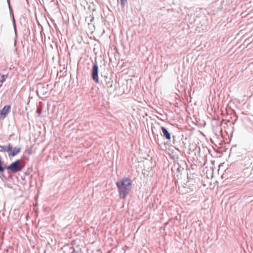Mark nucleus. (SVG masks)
<instances>
[{
	"instance_id": "17",
	"label": "nucleus",
	"mask_w": 253,
	"mask_h": 253,
	"mask_svg": "<svg viewBox=\"0 0 253 253\" xmlns=\"http://www.w3.org/2000/svg\"><path fill=\"white\" fill-rule=\"evenodd\" d=\"M28 153H29V154H31L32 153V150H29L28 151Z\"/></svg>"
},
{
	"instance_id": "6",
	"label": "nucleus",
	"mask_w": 253,
	"mask_h": 253,
	"mask_svg": "<svg viewBox=\"0 0 253 253\" xmlns=\"http://www.w3.org/2000/svg\"><path fill=\"white\" fill-rule=\"evenodd\" d=\"M161 128L163 133V137H164L166 139L170 140L171 139V135L168 129L164 126H161Z\"/></svg>"
},
{
	"instance_id": "9",
	"label": "nucleus",
	"mask_w": 253,
	"mask_h": 253,
	"mask_svg": "<svg viewBox=\"0 0 253 253\" xmlns=\"http://www.w3.org/2000/svg\"><path fill=\"white\" fill-rule=\"evenodd\" d=\"M12 148V146L10 143H9L7 145H0V152H9Z\"/></svg>"
},
{
	"instance_id": "5",
	"label": "nucleus",
	"mask_w": 253,
	"mask_h": 253,
	"mask_svg": "<svg viewBox=\"0 0 253 253\" xmlns=\"http://www.w3.org/2000/svg\"><path fill=\"white\" fill-rule=\"evenodd\" d=\"M103 86L104 88H107V91L111 92L112 91L115 90V87L113 86V81H108L107 83L106 82V84H104L103 83Z\"/></svg>"
},
{
	"instance_id": "15",
	"label": "nucleus",
	"mask_w": 253,
	"mask_h": 253,
	"mask_svg": "<svg viewBox=\"0 0 253 253\" xmlns=\"http://www.w3.org/2000/svg\"><path fill=\"white\" fill-rule=\"evenodd\" d=\"M90 17L91 18L90 21V22H91L94 20V17L93 16V15H92L91 16H90L89 18Z\"/></svg>"
},
{
	"instance_id": "2",
	"label": "nucleus",
	"mask_w": 253,
	"mask_h": 253,
	"mask_svg": "<svg viewBox=\"0 0 253 253\" xmlns=\"http://www.w3.org/2000/svg\"><path fill=\"white\" fill-rule=\"evenodd\" d=\"M99 69L97 63L95 62L92 67L91 76L92 80L96 84L99 83V80L98 77Z\"/></svg>"
},
{
	"instance_id": "14",
	"label": "nucleus",
	"mask_w": 253,
	"mask_h": 253,
	"mask_svg": "<svg viewBox=\"0 0 253 253\" xmlns=\"http://www.w3.org/2000/svg\"><path fill=\"white\" fill-rule=\"evenodd\" d=\"M101 77L103 79H109L110 78H108L107 75H103L102 74H101Z\"/></svg>"
},
{
	"instance_id": "8",
	"label": "nucleus",
	"mask_w": 253,
	"mask_h": 253,
	"mask_svg": "<svg viewBox=\"0 0 253 253\" xmlns=\"http://www.w3.org/2000/svg\"><path fill=\"white\" fill-rule=\"evenodd\" d=\"M8 5H9V10H10V15H11V16L12 17V24L13 25V27H14V32H15V34H16L17 32H16V23H15V20L14 17V14H13V10H12V9L11 8V7L10 6L9 0H8Z\"/></svg>"
},
{
	"instance_id": "13",
	"label": "nucleus",
	"mask_w": 253,
	"mask_h": 253,
	"mask_svg": "<svg viewBox=\"0 0 253 253\" xmlns=\"http://www.w3.org/2000/svg\"><path fill=\"white\" fill-rule=\"evenodd\" d=\"M120 2L121 6L123 7L126 3L127 0H120Z\"/></svg>"
},
{
	"instance_id": "4",
	"label": "nucleus",
	"mask_w": 253,
	"mask_h": 253,
	"mask_svg": "<svg viewBox=\"0 0 253 253\" xmlns=\"http://www.w3.org/2000/svg\"><path fill=\"white\" fill-rule=\"evenodd\" d=\"M21 151L20 147H15L12 148V149L9 151L8 156L9 157H14L19 153Z\"/></svg>"
},
{
	"instance_id": "3",
	"label": "nucleus",
	"mask_w": 253,
	"mask_h": 253,
	"mask_svg": "<svg viewBox=\"0 0 253 253\" xmlns=\"http://www.w3.org/2000/svg\"><path fill=\"white\" fill-rule=\"evenodd\" d=\"M11 110V106L9 105H5L2 109L0 110V119L5 118Z\"/></svg>"
},
{
	"instance_id": "7",
	"label": "nucleus",
	"mask_w": 253,
	"mask_h": 253,
	"mask_svg": "<svg viewBox=\"0 0 253 253\" xmlns=\"http://www.w3.org/2000/svg\"><path fill=\"white\" fill-rule=\"evenodd\" d=\"M47 89V87H45V86H43L42 84H40L38 85L37 92V94H39V93L42 94V95H45L46 93V90Z\"/></svg>"
},
{
	"instance_id": "1",
	"label": "nucleus",
	"mask_w": 253,
	"mask_h": 253,
	"mask_svg": "<svg viewBox=\"0 0 253 253\" xmlns=\"http://www.w3.org/2000/svg\"><path fill=\"white\" fill-rule=\"evenodd\" d=\"M116 184L120 198L125 199L130 191L132 186L131 180L128 177H125L118 181Z\"/></svg>"
},
{
	"instance_id": "10",
	"label": "nucleus",
	"mask_w": 253,
	"mask_h": 253,
	"mask_svg": "<svg viewBox=\"0 0 253 253\" xmlns=\"http://www.w3.org/2000/svg\"><path fill=\"white\" fill-rule=\"evenodd\" d=\"M8 77V75H0V87L2 86L3 83L5 81Z\"/></svg>"
},
{
	"instance_id": "16",
	"label": "nucleus",
	"mask_w": 253,
	"mask_h": 253,
	"mask_svg": "<svg viewBox=\"0 0 253 253\" xmlns=\"http://www.w3.org/2000/svg\"><path fill=\"white\" fill-rule=\"evenodd\" d=\"M37 112H38L39 114H41V111H40L39 109H38V110H37Z\"/></svg>"
},
{
	"instance_id": "11",
	"label": "nucleus",
	"mask_w": 253,
	"mask_h": 253,
	"mask_svg": "<svg viewBox=\"0 0 253 253\" xmlns=\"http://www.w3.org/2000/svg\"><path fill=\"white\" fill-rule=\"evenodd\" d=\"M174 168H176L178 172H180L183 170V168L179 166L178 164H177V165H174Z\"/></svg>"
},
{
	"instance_id": "12",
	"label": "nucleus",
	"mask_w": 253,
	"mask_h": 253,
	"mask_svg": "<svg viewBox=\"0 0 253 253\" xmlns=\"http://www.w3.org/2000/svg\"><path fill=\"white\" fill-rule=\"evenodd\" d=\"M112 81V79L111 78H109V79H103V80H101V83L102 84H103V83L104 84H106V82L107 83L108 81Z\"/></svg>"
}]
</instances>
